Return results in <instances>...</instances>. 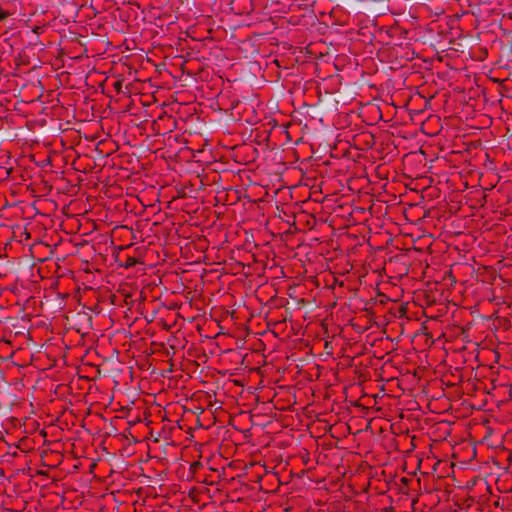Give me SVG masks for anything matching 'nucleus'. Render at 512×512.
I'll return each instance as SVG.
<instances>
[{
	"mask_svg": "<svg viewBox=\"0 0 512 512\" xmlns=\"http://www.w3.org/2000/svg\"><path fill=\"white\" fill-rule=\"evenodd\" d=\"M45 109L42 113L44 116L61 118L63 116L64 107L60 104V98H47Z\"/></svg>",
	"mask_w": 512,
	"mask_h": 512,
	"instance_id": "nucleus-7",
	"label": "nucleus"
},
{
	"mask_svg": "<svg viewBox=\"0 0 512 512\" xmlns=\"http://www.w3.org/2000/svg\"><path fill=\"white\" fill-rule=\"evenodd\" d=\"M198 466H200L199 462H194L191 464V469H196Z\"/></svg>",
	"mask_w": 512,
	"mask_h": 512,
	"instance_id": "nucleus-14",
	"label": "nucleus"
},
{
	"mask_svg": "<svg viewBox=\"0 0 512 512\" xmlns=\"http://www.w3.org/2000/svg\"><path fill=\"white\" fill-rule=\"evenodd\" d=\"M13 107L21 113L37 116L42 115L45 109V103L41 98H33L30 101L21 100L19 103L14 104Z\"/></svg>",
	"mask_w": 512,
	"mask_h": 512,
	"instance_id": "nucleus-6",
	"label": "nucleus"
},
{
	"mask_svg": "<svg viewBox=\"0 0 512 512\" xmlns=\"http://www.w3.org/2000/svg\"><path fill=\"white\" fill-rule=\"evenodd\" d=\"M456 100H457V98H453V97L445 98V100H444L443 107H444L445 112H447L449 114V116L457 115L459 113L456 110V108L453 107Z\"/></svg>",
	"mask_w": 512,
	"mask_h": 512,
	"instance_id": "nucleus-9",
	"label": "nucleus"
},
{
	"mask_svg": "<svg viewBox=\"0 0 512 512\" xmlns=\"http://www.w3.org/2000/svg\"><path fill=\"white\" fill-rule=\"evenodd\" d=\"M432 98H398V101H392L391 104L401 112H407L412 121L421 120L420 116L430 107Z\"/></svg>",
	"mask_w": 512,
	"mask_h": 512,
	"instance_id": "nucleus-4",
	"label": "nucleus"
},
{
	"mask_svg": "<svg viewBox=\"0 0 512 512\" xmlns=\"http://www.w3.org/2000/svg\"><path fill=\"white\" fill-rule=\"evenodd\" d=\"M147 99L143 98H109L107 107L113 113H129L144 121Z\"/></svg>",
	"mask_w": 512,
	"mask_h": 512,
	"instance_id": "nucleus-2",
	"label": "nucleus"
},
{
	"mask_svg": "<svg viewBox=\"0 0 512 512\" xmlns=\"http://www.w3.org/2000/svg\"><path fill=\"white\" fill-rule=\"evenodd\" d=\"M365 106L374 114V119H382V112L380 110L379 105L373 104L370 101L365 103Z\"/></svg>",
	"mask_w": 512,
	"mask_h": 512,
	"instance_id": "nucleus-10",
	"label": "nucleus"
},
{
	"mask_svg": "<svg viewBox=\"0 0 512 512\" xmlns=\"http://www.w3.org/2000/svg\"><path fill=\"white\" fill-rule=\"evenodd\" d=\"M3 99H4V101H5V104L3 103V101H0V105H1V106H5V107H6V109L8 110V109H9V104L11 103V100H10V99H8V98H3Z\"/></svg>",
	"mask_w": 512,
	"mask_h": 512,
	"instance_id": "nucleus-12",
	"label": "nucleus"
},
{
	"mask_svg": "<svg viewBox=\"0 0 512 512\" xmlns=\"http://www.w3.org/2000/svg\"><path fill=\"white\" fill-rule=\"evenodd\" d=\"M309 99L310 101H307L306 98H291V103L292 106L294 107V112L308 120L318 119L319 121H323L325 109L322 103V99Z\"/></svg>",
	"mask_w": 512,
	"mask_h": 512,
	"instance_id": "nucleus-3",
	"label": "nucleus"
},
{
	"mask_svg": "<svg viewBox=\"0 0 512 512\" xmlns=\"http://www.w3.org/2000/svg\"><path fill=\"white\" fill-rule=\"evenodd\" d=\"M219 109L229 113L236 121H244L249 124H255L261 119L255 109L253 101L249 98H220Z\"/></svg>",
	"mask_w": 512,
	"mask_h": 512,
	"instance_id": "nucleus-1",
	"label": "nucleus"
},
{
	"mask_svg": "<svg viewBox=\"0 0 512 512\" xmlns=\"http://www.w3.org/2000/svg\"><path fill=\"white\" fill-rule=\"evenodd\" d=\"M8 16V13L6 11H3L0 9V20H4Z\"/></svg>",
	"mask_w": 512,
	"mask_h": 512,
	"instance_id": "nucleus-13",
	"label": "nucleus"
},
{
	"mask_svg": "<svg viewBox=\"0 0 512 512\" xmlns=\"http://www.w3.org/2000/svg\"><path fill=\"white\" fill-rule=\"evenodd\" d=\"M180 104H187V102H179L177 98H174V101L169 103L166 101L160 102L159 98H147L144 121H148L149 118L161 120L164 116L174 112Z\"/></svg>",
	"mask_w": 512,
	"mask_h": 512,
	"instance_id": "nucleus-5",
	"label": "nucleus"
},
{
	"mask_svg": "<svg viewBox=\"0 0 512 512\" xmlns=\"http://www.w3.org/2000/svg\"><path fill=\"white\" fill-rule=\"evenodd\" d=\"M353 140L355 146L361 150L370 149L375 144V137L370 132H361L359 134H356Z\"/></svg>",
	"mask_w": 512,
	"mask_h": 512,
	"instance_id": "nucleus-8",
	"label": "nucleus"
},
{
	"mask_svg": "<svg viewBox=\"0 0 512 512\" xmlns=\"http://www.w3.org/2000/svg\"><path fill=\"white\" fill-rule=\"evenodd\" d=\"M136 263H138V260L135 257L127 256L122 266L125 268H131L134 267Z\"/></svg>",
	"mask_w": 512,
	"mask_h": 512,
	"instance_id": "nucleus-11",
	"label": "nucleus"
}]
</instances>
